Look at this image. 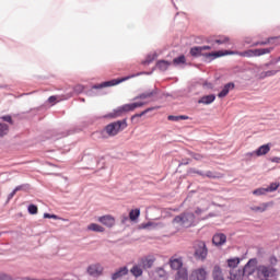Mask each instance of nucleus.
Returning a JSON list of instances; mask_svg holds the SVG:
<instances>
[{
	"mask_svg": "<svg viewBox=\"0 0 280 280\" xmlns=\"http://www.w3.org/2000/svg\"><path fill=\"white\" fill-rule=\"evenodd\" d=\"M196 214L194 212H184L173 219L175 226H183L184 229L196 225Z\"/></svg>",
	"mask_w": 280,
	"mask_h": 280,
	"instance_id": "1",
	"label": "nucleus"
},
{
	"mask_svg": "<svg viewBox=\"0 0 280 280\" xmlns=\"http://www.w3.org/2000/svg\"><path fill=\"white\" fill-rule=\"evenodd\" d=\"M126 128H128V122L126 119H122L107 125L104 129V132H106L109 137H115L119 135L121 130H126Z\"/></svg>",
	"mask_w": 280,
	"mask_h": 280,
	"instance_id": "2",
	"label": "nucleus"
},
{
	"mask_svg": "<svg viewBox=\"0 0 280 280\" xmlns=\"http://www.w3.org/2000/svg\"><path fill=\"white\" fill-rule=\"evenodd\" d=\"M125 80L126 79H113L110 81H105L101 84H95L92 86L91 90L86 92V95H89V97H93L97 95V92L95 91H100V89H106L108 86H117V84H121V82H124Z\"/></svg>",
	"mask_w": 280,
	"mask_h": 280,
	"instance_id": "3",
	"label": "nucleus"
},
{
	"mask_svg": "<svg viewBox=\"0 0 280 280\" xmlns=\"http://www.w3.org/2000/svg\"><path fill=\"white\" fill-rule=\"evenodd\" d=\"M258 277H262V279H272V277H277V268L270 265H259L257 267Z\"/></svg>",
	"mask_w": 280,
	"mask_h": 280,
	"instance_id": "4",
	"label": "nucleus"
},
{
	"mask_svg": "<svg viewBox=\"0 0 280 280\" xmlns=\"http://www.w3.org/2000/svg\"><path fill=\"white\" fill-rule=\"evenodd\" d=\"M209 49H211L210 46H195L190 48V56L194 58H198L200 56H203V58H211V51H209Z\"/></svg>",
	"mask_w": 280,
	"mask_h": 280,
	"instance_id": "5",
	"label": "nucleus"
},
{
	"mask_svg": "<svg viewBox=\"0 0 280 280\" xmlns=\"http://www.w3.org/2000/svg\"><path fill=\"white\" fill-rule=\"evenodd\" d=\"M207 255H208V250H207V245L205 244V242H199L195 245V257L197 259H201V261H203V259H207Z\"/></svg>",
	"mask_w": 280,
	"mask_h": 280,
	"instance_id": "6",
	"label": "nucleus"
},
{
	"mask_svg": "<svg viewBox=\"0 0 280 280\" xmlns=\"http://www.w3.org/2000/svg\"><path fill=\"white\" fill-rule=\"evenodd\" d=\"M255 268H257V258L249 259L243 268V275L245 277H250L255 275Z\"/></svg>",
	"mask_w": 280,
	"mask_h": 280,
	"instance_id": "7",
	"label": "nucleus"
},
{
	"mask_svg": "<svg viewBox=\"0 0 280 280\" xmlns=\"http://www.w3.org/2000/svg\"><path fill=\"white\" fill-rule=\"evenodd\" d=\"M130 113V108L128 107V104L121 105L113 110V113L107 114L106 117L109 119H115L117 117H121V115Z\"/></svg>",
	"mask_w": 280,
	"mask_h": 280,
	"instance_id": "8",
	"label": "nucleus"
},
{
	"mask_svg": "<svg viewBox=\"0 0 280 280\" xmlns=\"http://www.w3.org/2000/svg\"><path fill=\"white\" fill-rule=\"evenodd\" d=\"M170 267L172 270H176L177 272H180V270H187V268L183 267V258L171 257Z\"/></svg>",
	"mask_w": 280,
	"mask_h": 280,
	"instance_id": "9",
	"label": "nucleus"
},
{
	"mask_svg": "<svg viewBox=\"0 0 280 280\" xmlns=\"http://www.w3.org/2000/svg\"><path fill=\"white\" fill-rule=\"evenodd\" d=\"M206 279H207V270H205V268L195 269L189 277V280H206Z\"/></svg>",
	"mask_w": 280,
	"mask_h": 280,
	"instance_id": "10",
	"label": "nucleus"
},
{
	"mask_svg": "<svg viewBox=\"0 0 280 280\" xmlns=\"http://www.w3.org/2000/svg\"><path fill=\"white\" fill-rule=\"evenodd\" d=\"M270 152V144H262L256 151L247 153V156H264Z\"/></svg>",
	"mask_w": 280,
	"mask_h": 280,
	"instance_id": "11",
	"label": "nucleus"
},
{
	"mask_svg": "<svg viewBox=\"0 0 280 280\" xmlns=\"http://www.w3.org/2000/svg\"><path fill=\"white\" fill-rule=\"evenodd\" d=\"M212 244L214 246H224L226 244V235L224 233H217L212 236Z\"/></svg>",
	"mask_w": 280,
	"mask_h": 280,
	"instance_id": "12",
	"label": "nucleus"
},
{
	"mask_svg": "<svg viewBox=\"0 0 280 280\" xmlns=\"http://www.w3.org/2000/svg\"><path fill=\"white\" fill-rule=\"evenodd\" d=\"M233 89H235V83H233V82L226 83L219 92L218 97H220V98L226 97L229 95V93H231V91H233Z\"/></svg>",
	"mask_w": 280,
	"mask_h": 280,
	"instance_id": "13",
	"label": "nucleus"
},
{
	"mask_svg": "<svg viewBox=\"0 0 280 280\" xmlns=\"http://www.w3.org/2000/svg\"><path fill=\"white\" fill-rule=\"evenodd\" d=\"M98 222H101V224H104V226H107L108 229L115 226V218H113L112 215L100 217Z\"/></svg>",
	"mask_w": 280,
	"mask_h": 280,
	"instance_id": "14",
	"label": "nucleus"
},
{
	"mask_svg": "<svg viewBox=\"0 0 280 280\" xmlns=\"http://www.w3.org/2000/svg\"><path fill=\"white\" fill-rule=\"evenodd\" d=\"M223 56H235V51L233 50H215L211 52V60H215L217 58H222Z\"/></svg>",
	"mask_w": 280,
	"mask_h": 280,
	"instance_id": "15",
	"label": "nucleus"
},
{
	"mask_svg": "<svg viewBox=\"0 0 280 280\" xmlns=\"http://www.w3.org/2000/svg\"><path fill=\"white\" fill-rule=\"evenodd\" d=\"M126 275H128V267H120L112 275V280L121 279L122 277H126Z\"/></svg>",
	"mask_w": 280,
	"mask_h": 280,
	"instance_id": "16",
	"label": "nucleus"
},
{
	"mask_svg": "<svg viewBox=\"0 0 280 280\" xmlns=\"http://www.w3.org/2000/svg\"><path fill=\"white\" fill-rule=\"evenodd\" d=\"M159 94V89H153L152 91L150 92H144V93H141L139 95H137L133 100L137 101V100H148L150 97H154V95H158Z\"/></svg>",
	"mask_w": 280,
	"mask_h": 280,
	"instance_id": "17",
	"label": "nucleus"
},
{
	"mask_svg": "<svg viewBox=\"0 0 280 280\" xmlns=\"http://www.w3.org/2000/svg\"><path fill=\"white\" fill-rule=\"evenodd\" d=\"M102 266L100 265H91L89 268H88V273L91 276V277H100V275H102Z\"/></svg>",
	"mask_w": 280,
	"mask_h": 280,
	"instance_id": "18",
	"label": "nucleus"
},
{
	"mask_svg": "<svg viewBox=\"0 0 280 280\" xmlns=\"http://www.w3.org/2000/svg\"><path fill=\"white\" fill-rule=\"evenodd\" d=\"M272 51V48H256L252 49V56L253 58L259 57V56H266V54H270Z\"/></svg>",
	"mask_w": 280,
	"mask_h": 280,
	"instance_id": "19",
	"label": "nucleus"
},
{
	"mask_svg": "<svg viewBox=\"0 0 280 280\" xmlns=\"http://www.w3.org/2000/svg\"><path fill=\"white\" fill-rule=\"evenodd\" d=\"M212 277L213 280H224V275L222 273V268H220V266L215 265L213 267Z\"/></svg>",
	"mask_w": 280,
	"mask_h": 280,
	"instance_id": "20",
	"label": "nucleus"
},
{
	"mask_svg": "<svg viewBox=\"0 0 280 280\" xmlns=\"http://www.w3.org/2000/svg\"><path fill=\"white\" fill-rule=\"evenodd\" d=\"M268 207H270L269 202H264L260 206H254L250 208L252 211H255V213H264V211L268 210Z\"/></svg>",
	"mask_w": 280,
	"mask_h": 280,
	"instance_id": "21",
	"label": "nucleus"
},
{
	"mask_svg": "<svg viewBox=\"0 0 280 280\" xmlns=\"http://www.w3.org/2000/svg\"><path fill=\"white\" fill-rule=\"evenodd\" d=\"M172 65V62L167 61V60H159L156 62V67L160 71H167V69H170V66Z\"/></svg>",
	"mask_w": 280,
	"mask_h": 280,
	"instance_id": "22",
	"label": "nucleus"
},
{
	"mask_svg": "<svg viewBox=\"0 0 280 280\" xmlns=\"http://www.w3.org/2000/svg\"><path fill=\"white\" fill-rule=\"evenodd\" d=\"M88 231H93L94 233H104V226L97 223H91L88 225Z\"/></svg>",
	"mask_w": 280,
	"mask_h": 280,
	"instance_id": "23",
	"label": "nucleus"
},
{
	"mask_svg": "<svg viewBox=\"0 0 280 280\" xmlns=\"http://www.w3.org/2000/svg\"><path fill=\"white\" fill-rule=\"evenodd\" d=\"M8 132H10V126L5 122H0V139L7 137Z\"/></svg>",
	"mask_w": 280,
	"mask_h": 280,
	"instance_id": "24",
	"label": "nucleus"
},
{
	"mask_svg": "<svg viewBox=\"0 0 280 280\" xmlns=\"http://www.w3.org/2000/svg\"><path fill=\"white\" fill-rule=\"evenodd\" d=\"M280 67L277 70H269V71H264L260 73V78L264 80L265 78H272L273 75H277L279 73Z\"/></svg>",
	"mask_w": 280,
	"mask_h": 280,
	"instance_id": "25",
	"label": "nucleus"
},
{
	"mask_svg": "<svg viewBox=\"0 0 280 280\" xmlns=\"http://www.w3.org/2000/svg\"><path fill=\"white\" fill-rule=\"evenodd\" d=\"M141 215V210L140 209H133L129 212V220H131V222H135L139 219V217Z\"/></svg>",
	"mask_w": 280,
	"mask_h": 280,
	"instance_id": "26",
	"label": "nucleus"
},
{
	"mask_svg": "<svg viewBox=\"0 0 280 280\" xmlns=\"http://www.w3.org/2000/svg\"><path fill=\"white\" fill-rule=\"evenodd\" d=\"M175 280H189V275L187 273V269H182L177 272Z\"/></svg>",
	"mask_w": 280,
	"mask_h": 280,
	"instance_id": "27",
	"label": "nucleus"
},
{
	"mask_svg": "<svg viewBox=\"0 0 280 280\" xmlns=\"http://www.w3.org/2000/svg\"><path fill=\"white\" fill-rule=\"evenodd\" d=\"M187 62V59L185 58V55H180L177 58L173 59V65L175 67H179V65H185Z\"/></svg>",
	"mask_w": 280,
	"mask_h": 280,
	"instance_id": "28",
	"label": "nucleus"
},
{
	"mask_svg": "<svg viewBox=\"0 0 280 280\" xmlns=\"http://www.w3.org/2000/svg\"><path fill=\"white\" fill-rule=\"evenodd\" d=\"M127 106L129 107V113H132V110H135L136 108H141L145 106V103L144 102L129 103L127 104Z\"/></svg>",
	"mask_w": 280,
	"mask_h": 280,
	"instance_id": "29",
	"label": "nucleus"
},
{
	"mask_svg": "<svg viewBox=\"0 0 280 280\" xmlns=\"http://www.w3.org/2000/svg\"><path fill=\"white\" fill-rule=\"evenodd\" d=\"M240 257L230 258L228 259V266L229 268H237V266H240Z\"/></svg>",
	"mask_w": 280,
	"mask_h": 280,
	"instance_id": "30",
	"label": "nucleus"
},
{
	"mask_svg": "<svg viewBox=\"0 0 280 280\" xmlns=\"http://www.w3.org/2000/svg\"><path fill=\"white\" fill-rule=\"evenodd\" d=\"M130 272L133 277H141L143 275V269L141 267L135 265L131 269Z\"/></svg>",
	"mask_w": 280,
	"mask_h": 280,
	"instance_id": "31",
	"label": "nucleus"
},
{
	"mask_svg": "<svg viewBox=\"0 0 280 280\" xmlns=\"http://www.w3.org/2000/svg\"><path fill=\"white\" fill-rule=\"evenodd\" d=\"M152 110H154V107H149L139 114H135L133 116H131V121H135V119H139V117H143V115H148V113Z\"/></svg>",
	"mask_w": 280,
	"mask_h": 280,
	"instance_id": "32",
	"label": "nucleus"
},
{
	"mask_svg": "<svg viewBox=\"0 0 280 280\" xmlns=\"http://www.w3.org/2000/svg\"><path fill=\"white\" fill-rule=\"evenodd\" d=\"M142 266L143 268H152V266H154V258L149 257L142 260Z\"/></svg>",
	"mask_w": 280,
	"mask_h": 280,
	"instance_id": "33",
	"label": "nucleus"
},
{
	"mask_svg": "<svg viewBox=\"0 0 280 280\" xmlns=\"http://www.w3.org/2000/svg\"><path fill=\"white\" fill-rule=\"evenodd\" d=\"M159 55L156 52L148 55L147 59L143 61V65H150L151 62H154Z\"/></svg>",
	"mask_w": 280,
	"mask_h": 280,
	"instance_id": "34",
	"label": "nucleus"
},
{
	"mask_svg": "<svg viewBox=\"0 0 280 280\" xmlns=\"http://www.w3.org/2000/svg\"><path fill=\"white\" fill-rule=\"evenodd\" d=\"M229 40L230 38L228 36H220L218 39L212 40V43H215L217 45H226Z\"/></svg>",
	"mask_w": 280,
	"mask_h": 280,
	"instance_id": "35",
	"label": "nucleus"
},
{
	"mask_svg": "<svg viewBox=\"0 0 280 280\" xmlns=\"http://www.w3.org/2000/svg\"><path fill=\"white\" fill-rule=\"evenodd\" d=\"M268 194L267 188L260 187L255 190H253L254 196H266Z\"/></svg>",
	"mask_w": 280,
	"mask_h": 280,
	"instance_id": "36",
	"label": "nucleus"
},
{
	"mask_svg": "<svg viewBox=\"0 0 280 280\" xmlns=\"http://www.w3.org/2000/svg\"><path fill=\"white\" fill-rule=\"evenodd\" d=\"M279 183H271L266 189L267 194H272V191H277L279 189Z\"/></svg>",
	"mask_w": 280,
	"mask_h": 280,
	"instance_id": "37",
	"label": "nucleus"
},
{
	"mask_svg": "<svg viewBox=\"0 0 280 280\" xmlns=\"http://www.w3.org/2000/svg\"><path fill=\"white\" fill-rule=\"evenodd\" d=\"M209 207H210V205L208 203L206 208H197L195 211L196 215H198V217L205 215V213H207V211H209Z\"/></svg>",
	"mask_w": 280,
	"mask_h": 280,
	"instance_id": "38",
	"label": "nucleus"
},
{
	"mask_svg": "<svg viewBox=\"0 0 280 280\" xmlns=\"http://www.w3.org/2000/svg\"><path fill=\"white\" fill-rule=\"evenodd\" d=\"M27 211L31 213V215H36V213H38V207L32 203L28 206Z\"/></svg>",
	"mask_w": 280,
	"mask_h": 280,
	"instance_id": "39",
	"label": "nucleus"
},
{
	"mask_svg": "<svg viewBox=\"0 0 280 280\" xmlns=\"http://www.w3.org/2000/svg\"><path fill=\"white\" fill-rule=\"evenodd\" d=\"M237 54L238 56H242V58H253V49L244 50Z\"/></svg>",
	"mask_w": 280,
	"mask_h": 280,
	"instance_id": "40",
	"label": "nucleus"
},
{
	"mask_svg": "<svg viewBox=\"0 0 280 280\" xmlns=\"http://www.w3.org/2000/svg\"><path fill=\"white\" fill-rule=\"evenodd\" d=\"M198 104H211V94L201 97V98L198 101Z\"/></svg>",
	"mask_w": 280,
	"mask_h": 280,
	"instance_id": "41",
	"label": "nucleus"
},
{
	"mask_svg": "<svg viewBox=\"0 0 280 280\" xmlns=\"http://www.w3.org/2000/svg\"><path fill=\"white\" fill-rule=\"evenodd\" d=\"M279 62V59L276 58V59H271L269 62L265 63L262 66V69H268V67H272V65H277Z\"/></svg>",
	"mask_w": 280,
	"mask_h": 280,
	"instance_id": "42",
	"label": "nucleus"
},
{
	"mask_svg": "<svg viewBox=\"0 0 280 280\" xmlns=\"http://www.w3.org/2000/svg\"><path fill=\"white\" fill-rule=\"evenodd\" d=\"M0 119H2V121H7V124H11V126L14 124V120H12V116L10 115L2 116Z\"/></svg>",
	"mask_w": 280,
	"mask_h": 280,
	"instance_id": "43",
	"label": "nucleus"
},
{
	"mask_svg": "<svg viewBox=\"0 0 280 280\" xmlns=\"http://www.w3.org/2000/svg\"><path fill=\"white\" fill-rule=\"evenodd\" d=\"M14 189L15 191H25L26 189H30V185L23 184V185L16 186Z\"/></svg>",
	"mask_w": 280,
	"mask_h": 280,
	"instance_id": "44",
	"label": "nucleus"
},
{
	"mask_svg": "<svg viewBox=\"0 0 280 280\" xmlns=\"http://www.w3.org/2000/svg\"><path fill=\"white\" fill-rule=\"evenodd\" d=\"M277 257L276 256H271L270 258H269V262H270V265L269 266H272V268H275V266H277Z\"/></svg>",
	"mask_w": 280,
	"mask_h": 280,
	"instance_id": "45",
	"label": "nucleus"
},
{
	"mask_svg": "<svg viewBox=\"0 0 280 280\" xmlns=\"http://www.w3.org/2000/svg\"><path fill=\"white\" fill-rule=\"evenodd\" d=\"M168 121H180L179 116L170 115L167 117Z\"/></svg>",
	"mask_w": 280,
	"mask_h": 280,
	"instance_id": "46",
	"label": "nucleus"
},
{
	"mask_svg": "<svg viewBox=\"0 0 280 280\" xmlns=\"http://www.w3.org/2000/svg\"><path fill=\"white\" fill-rule=\"evenodd\" d=\"M82 91H84V86L83 85L74 86V93H82Z\"/></svg>",
	"mask_w": 280,
	"mask_h": 280,
	"instance_id": "47",
	"label": "nucleus"
},
{
	"mask_svg": "<svg viewBox=\"0 0 280 280\" xmlns=\"http://www.w3.org/2000/svg\"><path fill=\"white\" fill-rule=\"evenodd\" d=\"M14 196H16L15 189H13L11 194H9L7 202H10L14 198Z\"/></svg>",
	"mask_w": 280,
	"mask_h": 280,
	"instance_id": "48",
	"label": "nucleus"
},
{
	"mask_svg": "<svg viewBox=\"0 0 280 280\" xmlns=\"http://www.w3.org/2000/svg\"><path fill=\"white\" fill-rule=\"evenodd\" d=\"M0 280H12V277H10L5 273H0Z\"/></svg>",
	"mask_w": 280,
	"mask_h": 280,
	"instance_id": "49",
	"label": "nucleus"
},
{
	"mask_svg": "<svg viewBox=\"0 0 280 280\" xmlns=\"http://www.w3.org/2000/svg\"><path fill=\"white\" fill-rule=\"evenodd\" d=\"M273 39H275V37H271V38H268V40H266V42H258L255 45H268V44H270V40H273Z\"/></svg>",
	"mask_w": 280,
	"mask_h": 280,
	"instance_id": "50",
	"label": "nucleus"
},
{
	"mask_svg": "<svg viewBox=\"0 0 280 280\" xmlns=\"http://www.w3.org/2000/svg\"><path fill=\"white\" fill-rule=\"evenodd\" d=\"M192 159H195V161H200L202 159V155L198 154V153H191Z\"/></svg>",
	"mask_w": 280,
	"mask_h": 280,
	"instance_id": "51",
	"label": "nucleus"
},
{
	"mask_svg": "<svg viewBox=\"0 0 280 280\" xmlns=\"http://www.w3.org/2000/svg\"><path fill=\"white\" fill-rule=\"evenodd\" d=\"M150 226H156L154 222H148L143 225V229H150Z\"/></svg>",
	"mask_w": 280,
	"mask_h": 280,
	"instance_id": "52",
	"label": "nucleus"
},
{
	"mask_svg": "<svg viewBox=\"0 0 280 280\" xmlns=\"http://www.w3.org/2000/svg\"><path fill=\"white\" fill-rule=\"evenodd\" d=\"M56 100H58V97H56V96H49V97H48V103H49V104H54V102H56Z\"/></svg>",
	"mask_w": 280,
	"mask_h": 280,
	"instance_id": "53",
	"label": "nucleus"
},
{
	"mask_svg": "<svg viewBox=\"0 0 280 280\" xmlns=\"http://www.w3.org/2000/svg\"><path fill=\"white\" fill-rule=\"evenodd\" d=\"M128 220H130V217H122V219H121V223L122 224H126V222H128Z\"/></svg>",
	"mask_w": 280,
	"mask_h": 280,
	"instance_id": "54",
	"label": "nucleus"
},
{
	"mask_svg": "<svg viewBox=\"0 0 280 280\" xmlns=\"http://www.w3.org/2000/svg\"><path fill=\"white\" fill-rule=\"evenodd\" d=\"M271 162H272V163H280V158H277V156H276V158H272V159H271Z\"/></svg>",
	"mask_w": 280,
	"mask_h": 280,
	"instance_id": "55",
	"label": "nucleus"
},
{
	"mask_svg": "<svg viewBox=\"0 0 280 280\" xmlns=\"http://www.w3.org/2000/svg\"><path fill=\"white\" fill-rule=\"evenodd\" d=\"M158 275H160V277H164V276H165V270L160 269V270L158 271Z\"/></svg>",
	"mask_w": 280,
	"mask_h": 280,
	"instance_id": "56",
	"label": "nucleus"
},
{
	"mask_svg": "<svg viewBox=\"0 0 280 280\" xmlns=\"http://www.w3.org/2000/svg\"><path fill=\"white\" fill-rule=\"evenodd\" d=\"M178 117H179V121H180V119H183V120L189 119V116H186V115H180V116H178Z\"/></svg>",
	"mask_w": 280,
	"mask_h": 280,
	"instance_id": "57",
	"label": "nucleus"
},
{
	"mask_svg": "<svg viewBox=\"0 0 280 280\" xmlns=\"http://www.w3.org/2000/svg\"><path fill=\"white\" fill-rule=\"evenodd\" d=\"M180 165H189V160H183Z\"/></svg>",
	"mask_w": 280,
	"mask_h": 280,
	"instance_id": "58",
	"label": "nucleus"
},
{
	"mask_svg": "<svg viewBox=\"0 0 280 280\" xmlns=\"http://www.w3.org/2000/svg\"><path fill=\"white\" fill-rule=\"evenodd\" d=\"M44 218L51 219V214L50 213H44Z\"/></svg>",
	"mask_w": 280,
	"mask_h": 280,
	"instance_id": "59",
	"label": "nucleus"
},
{
	"mask_svg": "<svg viewBox=\"0 0 280 280\" xmlns=\"http://www.w3.org/2000/svg\"><path fill=\"white\" fill-rule=\"evenodd\" d=\"M50 219H52V220H58V215H56V214H50Z\"/></svg>",
	"mask_w": 280,
	"mask_h": 280,
	"instance_id": "60",
	"label": "nucleus"
},
{
	"mask_svg": "<svg viewBox=\"0 0 280 280\" xmlns=\"http://www.w3.org/2000/svg\"><path fill=\"white\" fill-rule=\"evenodd\" d=\"M211 102H215V94H211Z\"/></svg>",
	"mask_w": 280,
	"mask_h": 280,
	"instance_id": "61",
	"label": "nucleus"
},
{
	"mask_svg": "<svg viewBox=\"0 0 280 280\" xmlns=\"http://www.w3.org/2000/svg\"><path fill=\"white\" fill-rule=\"evenodd\" d=\"M68 133H61L60 137H58L57 139H61V137H67Z\"/></svg>",
	"mask_w": 280,
	"mask_h": 280,
	"instance_id": "62",
	"label": "nucleus"
},
{
	"mask_svg": "<svg viewBox=\"0 0 280 280\" xmlns=\"http://www.w3.org/2000/svg\"><path fill=\"white\" fill-rule=\"evenodd\" d=\"M196 174H199L200 176H202V172L197 171Z\"/></svg>",
	"mask_w": 280,
	"mask_h": 280,
	"instance_id": "63",
	"label": "nucleus"
},
{
	"mask_svg": "<svg viewBox=\"0 0 280 280\" xmlns=\"http://www.w3.org/2000/svg\"><path fill=\"white\" fill-rule=\"evenodd\" d=\"M278 62H280V56L278 57Z\"/></svg>",
	"mask_w": 280,
	"mask_h": 280,
	"instance_id": "64",
	"label": "nucleus"
}]
</instances>
